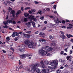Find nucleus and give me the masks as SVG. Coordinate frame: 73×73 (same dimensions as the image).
<instances>
[{"label": "nucleus", "instance_id": "f257e3e1", "mask_svg": "<svg viewBox=\"0 0 73 73\" xmlns=\"http://www.w3.org/2000/svg\"><path fill=\"white\" fill-rule=\"evenodd\" d=\"M44 48L42 47L41 49L39 50L38 51V53L40 54V55H41L42 56L44 57L47 54V52L45 51V50H43Z\"/></svg>", "mask_w": 73, "mask_h": 73}, {"label": "nucleus", "instance_id": "f03ea898", "mask_svg": "<svg viewBox=\"0 0 73 73\" xmlns=\"http://www.w3.org/2000/svg\"><path fill=\"white\" fill-rule=\"evenodd\" d=\"M58 61L56 62L55 60H53L52 61V62H51L50 63V64L51 66H54L53 68L54 69L57 68V65H58Z\"/></svg>", "mask_w": 73, "mask_h": 73}, {"label": "nucleus", "instance_id": "7ed1b4c3", "mask_svg": "<svg viewBox=\"0 0 73 73\" xmlns=\"http://www.w3.org/2000/svg\"><path fill=\"white\" fill-rule=\"evenodd\" d=\"M60 32L62 35H60V37L62 38V41H64V40H65L64 39L66 38V37L65 36V35H64V32L61 31Z\"/></svg>", "mask_w": 73, "mask_h": 73}, {"label": "nucleus", "instance_id": "20e7f679", "mask_svg": "<svg viewBox=\"0 0 73 73\" xmlns=\"http://www.w3.org/2000/svg\"><path fill=\"white\" fill-rule=\"evenodd\" d=\"M36 45L34 44V42L33 41H31L30 44L28 45V47L30 48H33Z\"/></svg>", "mask_w": 73, "mask_h": 73}, {"label": "nucleus", "instance_id": "39448f33", "mask_svg": "<svg viewBox=\"0 0 73 73\" xmlns=\"http://www.w3.org/2000/svg\"><path fill=\"white\" fill-rule=\"evenodd\" d=\"M19 47H21L22 48H23L19 49V50L21 52H25V48H24L25 47V45H21L19 46Z\"/></svg>", "mask_w": 73, "mask_h": 73}, {"label": "nucleus", "instance_id": "423d86ee", "mask_svg": "<svg viewBox=\"0 0 73 73\" xmlns=\"http://www.w3.org/2000/svg\"><path fill=\"white\" fill-rule=\"evenodd\" d=\"M54 22L56 23V24L57 25H56V24H53L52 25V26H54V25H58L59 23H62V21H59V19L58 18L56 20H55L54 21Z\"/></svg>", "mask_w": 73, "mask_h": 73}, {"label": "nucleus", "instance_id": "0eeeda50", "mask_svg": "<svg viewBox=\"0 0 73 73\" xmlns=\"http://www.w3.org/2000/svg\"><path fill=\"white\" fill-rule=\"evenodd\" d=\"M44 49L46 50L47 52L52 51L53 50V48L51 47H49V46H46L44 47Z\"/></svg>", "mask_w": 73, "mask_h": 73}, {"label": "nucleus", "instance_id": "6e6552de", "mask_svg": "<svg viewBox=\"0 0 73 73\" xmlns=\"http://www.w3.org/2000/svg\"><path fill=\"white\" fill-rule=\"evenodd\" d=\"M30 56H32L31 54H23L21 55H20V57L21 58H24L25 57H29Z\"/></svg>", "mask_w": 73, "mask_h": 73}, {"label": "nucleus", "instance_id": "1a4fd4ad", "mask_svg": "<svg viewBox=\"0 0 73 73\" xmlns=\"http://www.w3.org/2000/svg\"><path fill=\"white\" fill-rule=\"evenodd\" d=\"M50 72H49V70L48 69H46V70L43 69L42 72V73H48Z\"/></svg>", "mask_w": 73, "mask_h": 73}, {"label": "nucleus", "instance_id": "9d476101", "mask_svg": "<svg viewBox=\"0 0 73 73\" xmlns=\"http://www.w3.org/2000/svg\"><path fill=\"white\" fill-rule=\"evenodd\" d=\"M8 57L9 59H13V58H14V57L13 55L11 54H8Z\"/></svg>", "mask_w": 73, "mask_h": 73}, {"label": "nucleus", "instance_id": "9b49d317", "mask_svg": "<svg viewBox=\"0 0 73 73\" xmlns=\"http://www.w3.org/2000/svg\"><path fill=\"white\" fill-rule=\"evenodd\" d=\"M22 35L23 36H24L25 37L27 38H30V37H31V35L29 34H26L24 33H22Z\"/></svg>", "mask_w": 73, "mask_h": 73}, {"label": "nucleus", "instance_id": "f8f14e48", "mask_svg": "<svg viewBox=\"0 0 73 73\" xmlns=\"http://www.w3.org/2000/svg\"><path fill=\"white\" fill-rule=\"evenodd\" d=\"M25 43L26 45H29L30 43V41L29 39H27L25 41Z\"/></svg>", "mask_w": 73, "mask_h": 73}, {"label": "nucleus", "instance_id": "ddd939ff", "mask_svg": "<svg viewBox=\"0 0 73 73\" xmlns=\"http://www.w3.org/2000/svg\"><path fill=\"white\" fill-rule=\"evenodd\" d=\"M40 65V64H39V63H35L33 65V66L34 68H36L35 67H36V66H39Z\"/></svg>", "mask_w": 73, "mask_h": 73}, {"label": "nucleus", "instance_id": "4468645a", "mask_svg": "<svg viewBox=\"0 0 73 73\" xmlns=\"http://www.w3.org/2000/svg\"><path fill=\"white\" fill-rule=\"evenodd\" d=\"M3 4H5V5L7 6V4H8L9 5V4H10V2L9 1H6L5 2H4L3 3Z\"/></svg>", "mask_w": 73, "mask_h": 73}, {"label": "nucleus", "instance_id": "2eb2a0df", "mask_svg": "<svg viewBox=\"0 0 73 73\" xmlns=\"http://www.w3.org/2000/svg\"><path fill=\"white\" fill-rule=\"evenodd\" d=\"M21 11L20 10H19L17 12V13L15 14V15H16L17 17H18V16H18V15H19V14H20V13H21Z\"/></svg>", "mask_w": 73, "mask_h": 73}, {"label": "nucleus", "instance_id": "dca6fc26", "mask_svg": "<svg viewBox=\"0 0 73 73\" xmlns=\"http://www.w3.org/2000/svg\"><path fill=\"white\" fill-rule=\"evenodd\" d=\"M25 70H27V71H28V72H32V69H31V70L30 69L28 68V67H26Z\"/></svg>", "mask_w": 73, "mask_h": 73}, {"label": "nucleus", "instance_id": "f3484780", "mask_svg": "<svg viewBox=\"0 0 73 73\" xmlns=\"http://www.w3.org/2000/svg\"><path fill=\"white\" fill-rule=\"evenodd\" d=\"M55 41L54 40L52 41V43L51 44V46H55Z\"/></svg>", "mask_w": 73, "mask_h": 73}, {"label": "nucleus", "instance_id": "a211bd4d", "mask_svg": "<svg viewBox=\"0 0 73 73\" xmlns=\"http://www.w3.org/2000/svg\"><path fill=\"white\" fill-rule=\"evenodd\" d=\"M29 17V19H30L31 20H33V19L35 18V17L34 16L32 15H30Z\"/></svg>", "mask_w": 73, "mask_h": 73}, {"label": "nucleus", "instance_id": "6ab92c4d", "mask_svg": "<svg viewBox=\"0 0 73 73\" xmlns=\"http://www.w3.org/2000/svg\"><path fill=\"white\" fill-rule=\"evenodd\" d=\"M67 36L68 38H70V37H73V35H71L70 34H67Z\"/></svg>", "mask_w": 73, "mask_h": 73}, {"label": "nucleus", "instance_id": "aec40b11", "mask_svg": "<svg viewBox=\"0 0 73 73\" xmlns=\"http://www.w3.org/2000/svg\"><path fill=\"white\" fill-rule=\"evenodd\" d=\"M12 21L13 20L12 19L10 20L9 19H8L7 20V22H8L9 24H10V23H12Z\"/></svg>", "mask_w": 73, "mask_h": 73}, {"label": "nucleus", "instance_id": "412c9836", "mask_svg": "<svg viewBox=\"0 0 73 73\" xmlns=\"http://www.w3.org/2000/svg\"><path fill=\"white\" fill-rule=\"evenodd\" d=\"M44 63L46 65H48L49 64V62L46 60H45L44 61Z\"/></svg>", "mask_w": 73, "mask_h": 73}, {"label": "nucleus", "instance_id": "4be33fe9", "mask_svg": "<svg viewBox=\"0 0 73 73\" xmlns=\"http://www.w3.org/2000/svg\"><path fill=\"white\" fill-rule=\"evenodd\" d=\"M39 41L40 42H41V41L42 42H46V40H45V39H41V40H40Z\"/></svg>", "mask_w": 73, "mask_h": 73}, {"label": "nucleus", "instance_id": "5701e85b", "mask_svg": "<svg viewBox=\"0 0 73 73\" xmlns=\"http://www.w3.org/2000/svg\"><path fill=\"white\" fill-rule=\"evenodd\" d=\"M29 14L28 13H25L24 14V15L25 17H28L29 16Z\"/></svg>", "mask_w": 73, "mask_h": 73}, {"label": "nucleus", "instance_id": "b1692460", "mask_svg": "<svg viewBox=\"0 0 73 73\" xmlns=\"http://www.w3.org/2000/svg\"><path fill=\"white\" fill-rule=\"evenodd\" d=\"M42 12H43L41 11L40 10L38 12V13H39V14H40V15H42Z\"/></svg>", "mask_w": 73, "mask_h": 73}, {"label": "nucleus", "instance_id": "393cba45", "mask_svg": "<svg viewBox=\"0 0 73 73\" xmlns=\"http://www.w3.org/2000/svg\"><path fill=\"white\" fill-rule=\"evenodd\" d=\"M71 57H72V56H67L66 57L67 60H69V58L70 59L71 58Z\"/></svg>", "mask_w": 73, "mask_h": 73}, {"label": "nucleus", "instance_id": "a878e982", "mask_svg": "<svg viewBox=\"0 0 73 73\" xmlns=\"http://www.w3.org/2000/svg\"><path fill=\"white\" fill-rule=\"evenodd\" d=\"M3 28H6L7 29L9 28V27L7 25H6L5 26H3Z\"/></svg>", "mask_w": 73, "mask_h": 73}, {"label": "nucleus", "instance_id": "bb28decb", "mask_svg": "<svg viewBox=\"0 0 73 73\" xmlns=\"http://www.w3.org/2000/svg\"><path fill=\"white\" fill-rule=\"evenodd\" d=\"M39 35L40 36H43V35H45V33L41 32L39 33Z\"/></svg>", "mask_w": 73, "mask_h": 73}, {"label": "nucleus", "instance_id": "cd10ccee", "mask_svg": "<svg viewBox=\"0 0 73 73\" xmlns=\"http://www.w3.org/2000/svg\"><path fill=\"white\" fill-rule=\"evenodd\" d=\"M40 66L41 68H44L45 67V65L44 64H41Z\"/></svg>", "mask_w": 73, "mask_h": 73}, {"label": "nucleus", "instance_id": "c85d7f7f", "mask_svg": "<svg viewBox=\"0 0 73 73\" xmlns=\"http://www.w3.org/2000/svg\"><path fill=\"white\" fill-rule=\"evenodd\" d=\"M47 56H49V57H51L52 56V54H50V53H48L47 54Z\"/></svg>", "mask_w": 73, "mask_h": 73}, {"label": "nucleus", "instance_id": "c756f323", "mask_svg": "<svg viewBox=\"0 0 73 73\" xmlns=\"http://www.w3.org/2000/svg\"><path fill=\"white\" fill-rule=\"evenodd\" d=\"M31 23L29 22L26 23V25H27V26H29V25H31Z\"/></svg>", "mask_w": 73, "mask_h": 73}, {"label": "nucleus", "instance_id": "7c9ffc66", "mask_svg": "<svg viewBox=\"0 0 73 73\" xmlns=\"http://www.w3.org/2000/svg\"><path fill=\"white\" fill-rule=\"evenodd\" d=\"M66 22H72V21H73V20H72V21H71V20H70V21L68 20V19H66Z\"/></svg>", "mask_w": 73, "mask_h": 73}, {"label": "nucleus", "instance_id": "2f4dec72", "mask_svg": "<svg viewBox=\"0 0 73 73\" xmlns=\"http://www.w3.org/2000/svg\"><path fill=\"white\" fill-rule=\"evenodd\" d=\"M10 13L11 14H14V13H15V11L14 10H13Z\"/></svg>", "mask_w": 73, "mask_h": 73}, {"label": "nucleus", "instance_id": "473e14b6", "mask_svg": "<svg viewBox=\"0 0 73 73\" xmlns=\"http://www.w3.org/2000/svg\"><path fill=\"white\" fill-rule=\"evenodd\" d=\"M18 40H19V38L18 37H16L14 39V40L15 41H17Z\"/></svg>", "mask_w": 73, "mask_h": 73}, {"label": "nucleus", "instance_id": "72a5a7b5", "mask_svg": "<svg viewBox=\"0 0 73 73\" xmlns=\"http://www.w3.org/2000/svg\"><path fill=\"white\" fill-rule=\"evenodd\" d=\"M53 7L54 8V9H55V10H56V7H57V5H54L53 6Z\"/></svg>", "mask_w": 73, "mask_h": 73}, {"label": "nucleus", "instance_id": "f704fd0d", "mask_svg": "<svg viewBox=\"0 0 73 73\" xmlns=\"http://www.w3.org/2000/svg\"><path fill=\"white\" fill-rule=\"evenodd\" d=\"M72 28V27L69 26L67 27V28L68 29H71Z\"/></svg>", "mask_w": 73, "mask_h": 73}, {"label": "nucleus", "instance_id": "c9c22d12", "mask_svg": "<svg viewBox=\"0 0 73 73\" xmlns=\"http://www.w3.org/2000/svg\"><path fill=\"white\" fill-rule=\"evenodd\" d=\"M34 2L35 3V4H37L39 3V2L36 1H34Z\"/></svg>", "mask_w": 73, "mask_h": 73}, {"label": "nucleus", "instance_id": "e433bc0d", "mask_svg": "<svg viewBox=\"0 0 73 73\" xmlns=\"http://www.w3.org/2000/svg\"><path fill=\"white\" fill-rule=\"evenodd\" d=\"M32 24L34 28H35V22H33Z\"/></svg>", "mask_w": 73, "mask_h": 73}, {"label": "nucleus", "instance_id": "4c0bfd02", "mask_svg": "<svg viewBox=\"0 0 73 73\" xmlns=\"http://www.w3.org/2000/svg\"><path fill=\"white\" fill-rule=\"evenodd\" d=\"M46 9V12L48 11V12H50V9L49 8H47Z\"/></svg>", "mask_w": 73, "mask_h": 73}, {"label": "nucleus", "instance_id": "58836bf2", "mask_svg": "<svg viewBox=\"0 0 73 73\" xmlns=\"http://www.w3.org/2000/svg\"><path fill=\"white\" fill-rule=\"evenodd\" d=\"M12 8L11 7H9V12H11V11H12Z\"/></svg>", "mask_w": 73, "mask_h": 73}, {"label": "nucleus", "instance_id": "ea45409f", "mask_svg": "<svg viewBox=\"0 0 73 73\" xmlns=\"http://www.w3.org/2000/svg\"><path fill=\"white\" fill-rule=\"evenodd\" d=\"M24 21L25 23L26 22H27L28 21V20H27V18H24Z\"/></svg>", "mask_w": 73, "mask_h": 73}, {"label": "nucleus", "instance_id": "a19ab883", "mask_svg": "<svg viewBox=\"0 0 73 73\" xmlns=\"http://www.w3.org/2000/svg\"><path fill=\"white\" fill-rule=\"evenodd\" d=\"M68 47H67L66 48L64 49V51L66 52H68Z\"/></svg>", "mask_w": 73, "mask_h": 73}, {"label": "nucleus", "instance_id": "79ce46f5", "mask_svg": "<svg viewBox=\"0 0 73 73\" xmlns=\"http://www.w3.org/2000/svg\"><path fill=\"white\" fill-rule=\"evenodd\" d=\"M12 23H13V24L15 25V24H16V21H12Z\"/></svg>", "mask_w": 73, "mask_h": 73}, {"label": "nucleus", "instance_id": "37998d69", "mask_svg": "<svg viewBox=\"0 0 73 73\" xmlns=\"http://www.w3.org/2000/svg\"><path fill=\"white\" fill-rule=\"evenodd\" d=\"M26 33L28 34H31V31H29L26 32Z\"/></svg>", "mask_w": 73, "mask_h": 73}, {"label": "nucleus", "instance_id": "c03bdc74", "mask_svg": "<svg viewBox=\"0 0 73 73\" xmlns=\"http://www.w3.org/2000/svg\"><path fill=\"white\" fill-rule=\"evenodd\" d=\"M61 72V70H58L56 71V73H60Z\"/></svg>", "mask_w": 73, "mask_h": 73}, {"label": "nucleus", "instance_id": "a18cd8bd", "mask_svg": "<svg viewBox=\"0 0 73 73\" xmlns=\"http://www.w3.org/2000/svg\"><path fill=\"white\" fill-rule=\"evenodd\" d=\"M48 16L50 18H52V19H55V18L53 16Z\"/></svg>", "mask_w": 73, "mask_h": 73}, {"label": "nucleus", "instance_id": "49530a36", "mask_svg": "<svg viewBox=\"0 0 73 73\" xmlns=\"http://www.w3.org/2000/svg\"><path fill=\"white\" fill-rule=\"evenodd\" d=\"M30 9V7H26L25 9V10H27L28 9Z\"/></svg>", "mask_w": 73, "mask_h": 73}, {"label": "nucleus", "instance_id": "de8ad7c7", "mask_svg": "<svg viewBox=\"0 0 73 73\" xmlns=\"http://www.w3.org/2000/svg\"><path fill=\"white\" fill-rule=\"evenodd\" d=\"M64 51H61V53H60V54L61 55H62H62H63V54H64Z\"/></svg>", "mask_w": 73, "mask_h": 73}, {"label": "nucleus", "instance_id": "09e8293b", "mask_svg": "<svg viewBox=\"0 0 73 73\" xmlns=\"http://www.w3.org/2000/svg\"><path fill=\"white\" fill-rule=\"evenodd\" d=\"M10 49L11 50H13V52H14V51H15V50L14 49L12 48V47H11L10 48Z\"/></svg>", "mask_w": 73, "mask_h": 73}, {"label": "nucleus", "instance_id": "8fccbe9b", "mask_svg": "<svg viewBox=\"0 0 73 73\" xmlns=\"http://www.w3.org/2000/svg\"><path fill=\"white\" fill-rule=\"evenodd\" d=\"M40 63L41 64V65L44 64V62H43V61L42 60L40 62Z\"/></svg>", "mask_w": 73, "mask_h": 73}, {"label": "nucleus", "instance_id": "3c124183", "mask_svg": "<svg viewBox=\"0 0 73 73\" xmlns=\"http://www.w3.org/2000/svg\"><path fill=\"white\" fill-rule=\"evenodd\" d=\"M21 69V67H20V66H18V67H17V69L19 70V69Z\"/></svg>", "mask_w": 73, "mask_h": 73}, {"label": "nucleus", "instance_id": "603ef678", "mask_svg": "<svg viewBox=\"0 0 73 73\" xmlns=\"http://www.w3.org/2000/svg\"><path fill=\"white\" fill-rule=\"evenodd\" d=\"M66 21L64 20L62 21V24H65V23Z\"/></svg>", "mask_w": 73, "mask_h": 73}, {"label": "nucleus", "instance_id": "864d4df0", "mask_svg": "<svg viewBox=\"0 0 73 73\" xmlns=\"http://www.w3.org/2000/svg\"><path fill=\"white\" fill-rule=\"evenodd\" d=\"M40 19H41V20H43V19H44V16H42L40 18Z\"/></svg>", "mask_w": 73, "mask_h": 73}, {"label": "nucleus", "instance_id": "5fc2aeb1", "mask_svg": "<svg viewBox=\"0 0 73 73\" xmlns=\"http://www.w3.org/2000/svg\"><path fill=\"white\" fill-rule=\"evenodd\" d=\"M31 11L33 12H36V10L35 9H31Z\"/></svg>", "mask_w": 73, "mask_h": 73}, {"label": "nucleus", "instance_id": "6e6d98bb", "mask_svg": "<svg viewBox=\"0 0 73 73\" xmlns=\"http://www.w3.org/2000/svg\"><path fill=\"white\" fill-rule=\"evenodd\" d=\"M72 52H73V50H70V54H72Z\"/></svg>", "mask_w": 73, "mask_h": 73}, {"label": "nucleus", "instance_id": "4d7b16f0", "mask_svg": "<svg viewBox=\"0 0 73 73\" xmlns=\"http://www.w3.org/2000/svg\"><path fill=\"white\" fill-rule=\"evenodd\" d=\"M49 38L50 39H52L53 38V36H50L49 37Z\"/></svg>", "mask_w": 73, "mask_h": 73}, {"label": "nucleus", "instance_id": "13d9d810", "mask_svg": "<svg viewBox=\"0 0 73 73\" xmlns=\"http://www.w3.org/2000/svg\"><path fill=\"white\" fill-rule=\"evenodd\" d=\"M6 40H10V39L9 37V36L7 37L6 38Z\"/></svg>", "mask_w": 73, "mask_h": 73}, {"label": "nucleus", "instance_id": "bf43d9fd", "mask_svg": "<svg viewBox=\"0 0 73 73\" xmlns=\"http://www.w3.org/2000/svg\"><path fill=\"white\" fill-rule=\"evenodd\" d=\"M62 28H66V26H64V25H63L62 26Z\"/></svg>", "mask_w": 73, "mask_h": 73}, {"label": "nucleus", "instance_id": "052dcab7", "mask_svg": "<svg viewBox=\"0 0 73 73\" xmlns=\"http://www.w3.org/2000/svg\"><path fill=\"white\" fill-rule=\"evenodd\" d=\"M43 13H44V12H45V11H46V9H44L43 10Z\"/></svg>", "mask_w": 73, "mask_h": 73}, {"label": "nucleus", "instance_id": "680f3d73", "mask_svg": "<svg viewBox=\"0 0 73 73\" xmlns=\"http://www.w3.org/2000/svg\"><path fill=\"white\" fill-rule=\"evenodd\" d=\"M33 20H34V21H37V19H36L35 18H34Z\"/></svg>", "mask_w": 73, "mask_h": 73}, {"label": "nucleus", "instance_id": "e2e57ef3", "mask_svg": "<svg viewBox=\"0 0 73 73\" xmlns=\"http://www.w3.org/2000/svg\"><path fill=\"white\" fill-rule=\"evenodd\" d=\"M2 51H3V53H6L7 52V51H5V50H3Z\"/></svg>", "mask_w": 73, "mask_h": 73}, {"label": "nucleus", "instance_id": "0e129e2a", "mask_svg": "<svg viewBox=\"0 0 73 73\" xmlns=\"http://www.w3.org/2000/svg\"><path fill=\"white\" fill-rule=\"evenodd\" d=\"M21 11H23L24 10V7H21Z\"/></svg>", "mask_w": 73, "mask_h": 73}, {"label": "nucleus", "instance_id": "69168bd1", "mask_svg": "<svg viewBox=\"0 0 73 73\" xmlns=\"http://www.w3.org/2000/svg\"><path fill=\"white\" fill-rule=\"evenodd\" d=\"M69 26H71V27H73V25L72 24L70 23L69 24Z\"/></svg>", "mask_w": 73, "mask_h": 73}, {"label": "nucleus", "instance_id": "338daca9", "mask_svg": "<svg viewBox=\"0 0 73 73\" xmlns=\"http://www.w3.org/2000/svg\"><path fill=\"white\" fill-rule=\"evenodd\" d=\"M64 67L62 66L60 67V69H64Z\"/></svg>", "mask_w": 73, "mask_h": 73}, {"label": "nucleus", "instance_id": "774afa93", "mask_svg": "<svg viewBox=\"0 0 73 73\" xmlns=\"http://www.w3.org/2000/svg\"><path fill=\"white\" fill-rule=\"evenodd\" d=\"M38 33H39V31H37L35 33V34H38Z\"/></svg>", "mask_w": 73, "mask_h": 73}]
</instances>
